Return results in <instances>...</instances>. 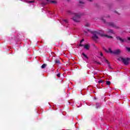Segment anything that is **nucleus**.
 I'll list each match as a JSON object with an SVG mask.
<instances>
[{"mask_svg": "<svg viewBox=\"0 0 130 130\" xmlns=\"http://www.w3.org/2000/svg\"><path fill=\"white\" fill-rule=\"evenodd\" d=\"M89 32H90L91 34L93 35L92 36V39L94 41H97L98 39H99V37H98V35H100L102 37H103V36H105V37H107L108 38H110L111 39H112L113 38V37L112 36H109L108 35H104V32H103V30H88Z\"/></svg>", "mask_w": 130, "mask_h": 130, "instance_id": "f257e3e1", "label": "nucleus"}, {"mask_svg": "<svg viewBox=\"0 0 130 130\" xmlns=\"http://www.w3.org/2000/svg\"><path fill=\"white\" fill-rule=\"evenodd\" d=\"M67 13L68 15H74V17L72 18V19L73 20L74 22H76L77 23H79L80 22H81V19H80L81 18V17L83 16L82 13H74L71 10H68L67 11Z\"/></svg>", "mask_w": 130, "mask_h": 130, "instance_id": "f03ea898", "label": "nucleus"}, {"mask_svg": "<svg viewBox=\"0 0 130 130\" xmlns=\"http://www.w3.org/2000/svg\"><path fill=\"white\" fill-rule=\"evenodd\" d=\"M120 61H122L125 66H128L129 64L130 58L120 57Z\"/></svg>", "mask_w": 130, "mask_h": 130, "instance_id": "7ed1b4c3", "label": "nucleus"}, {"mask_svg": "<svg viewBox=\"0 0 130 130\" xmlns=\"http://www.w3.org/2000/svg\"><path fill=\"white\" fill-rule=\"evenodd\" d=\"M116 39H117V40H118V41H120L121 43H125L127 42V40H126V39H122L121 37L119 36H117L116 37Z\"/></svg>", "mask_w": 130, "mask_h": 130, "instance_id": "20e7f679", "label": "nucleus"}, {"mask_svg": "<svg viewBox=\"0 0 130 130\" xmlns=\"http://www.w3.org/2000/svg\"><path fill=\"white\" fill-rule=\"evenodd\" d=\"M107 24L109 26H111V27L115 28V29H119V26L116 25L113 22H108Z\"/></svg>", "mask_w": 130, "mask_h": 130, "instance_id": "39448f33", "label": "nucleus"}, {"mask_svg": "<svg viewBox=\"0 0 130 130\" xmlns=\"http://www.w3.org/2000/svg\"><path fill=\"white\" fill-rule=\"evenodd\" d=\"M79 46H80V47H84V49H86V50H89L90 48V46L88 44L85 45H83L80 44H79Z\"/></svg>", "mask_w": 130, "mask_h": 130, "instance_id": "423d86ee", "label": "nucleus"}, {"mask_svg": "<svg viewBox=\"0 0 130 130\" xmlns=\"http://www.w3.org/2000/svg\"><path fill=\"white\" fill-rule=\"evenodd\" d=\"M107 32L108 34L111 33V34H114V35H115V32H114V31H113V29H107Z\"/></svg>", "mask_w": 130, "mask_h": 130, "instance_id": "0eeeda50", "label": "nucleus"}, {"mask_svg": "<svg viewBox=\"0 0 130 130\" xmlns=\"http://www.w3.org/2000/svg\"><path fill=\"white\" fill-rule=\"evenodd\" d=\"M47 2V4H57L56 1H51V0H46Z\"/></svg>", "mask_w": 130, "mask_h": 130, "instance_id": "6e6552de", "label": "nucleus"}, {"mask_svg": "<svg viewBox=\"0 0 130 130\" xmlns=\"http://www.w3.org/2000/svg\"><path fill=\"white\" fill-rule=\"evenodd\" d=\"M120 53V50L117 49L113 52V54H119Z\"/></svg>", "mask_w": 130, "mask_h": 130, "instance_id": "1a4fd4ad", "label": "nucleus"}, {"mask_svg": "<svg viewBox=\"0 0 130 130\" xmlns=\"http://www.w3.org/2000/svg\"><path fill=\"white\" fill-rule=\"evenodd\" d=\"M55 63H58V64H59V63H60V61L58 59H56L55 60Z\"/></svg>", "mask_w": 130, "mask_h": 130, "instance_id": "9d476101", "label": "nucleus"}, {"mask_svg": "<svg viewBox=\"0 0 130 130\" xmlns=\"http://www.w3.org/2000/svg\"><path fill=\"white\" fill-rule=\"evenodd\" d=\"M47 67V64L46 63H44L42 66H41V69H45Z\"/></svg>", "mask_w": 130, "mask_h": 130, "instance_id": "9b49d317", "label": "nucleus"}, {"mask_svg": "<svg viewBox=\"0 0 130 130\" xmlns=\"http://www.w3.org/2000/svg\"><path fill=\"white\" fill-rule=\"evenodd\" d=\"M108 53H113V51H112V50H111V48H109V51H108Z\"/></svg>", "mask_w": 130, "mask_h": 130, "instance_id": "f8f14e48", "label": "nucleus"}, {"mask_svg": "<svg viewBox=\"0 0 130 130\" xmlns=\"http://www.w3.org/2000/svg\"><path fill=\"white\" fill-rule=\"evenodd\" d=\"M82 55L84 56V57H85V58H87V59H88V56H87V55H86L84 53H82Z\"/></svg>", "mask_w": 130, "mask_h": 130, "instance_id": "ddd939ff", "label": "nucleus"}, {"mask_svg": "<svg viewBox=\"0 0 130 130\" xmlns=\"http://www.w3.org/2000/svg\"><path fill=\"white\" fill-rule=\"evenodd\" d=\"M106 85H110V84H111V82L109 81H106Z\"/></svg>", "mask_w": 130, "mask_h": 130, "instance_id": "4468645a", "label": "nucleus"}, {"mask_svg": "<svg viewBox=\"0 0 130 130\" xmlns=\"http://www.w3.org/2000/svg\"><path fill=\"white\" fill-rule=\"evenodd\" d=\"M79 4H80V6H82V5H84V4H85V3H84L82 1H79Z\"/></svg>", "mask_w": 130, "mask_h": 130, "instance_id": "2eb2a0df", "label": "nucleus"}, {"mask_svg": "<svg viewBox=\"0 0 130 130\" xmlns=\"http://www.w3.org/2000/svg\"><path fill=\"white\" fill-rule=\"evenodd\" d=\"M100 107V104H96V108L98 109Z\"/></svg>", "mask_w": 130, "mask_h": 130, "instance_id": "dca6fc26", "label": "nucleus"}, {"mask_svg": "<svg viewBox=\"0 0 130 130\" xmlns=\"http://www.w3.org/2000/svg\"><path fill=\"white\" fill-rule=\"evenodd\" d=\"M101 83H104V80H101L99 81V83L100 84Z\"/></svg>", "mask_w": 130, "mask_h": 130, "instance_id": "f3484780", "label": "nucleus"}, {"mask_svg": "<svg viewBox=\"0 0 130 130\" xmlns=\"http://www.w3.org/2000/svg\"><path fill=\"white\" fill-rule=\"evenodd\" d=\"M94 63H96V64H101V63H100V62H98L97 61H95Z\"/></svg>", "mask_w": 130, "mask_h": 130, "instance_id": "a211bd4d", "label": "nucleus"}, {"mask_svg": "<svg viewBox=\"0 0 130 130\" xmlns=\"http://www.w3.org/2000/svg\"><path fill=\"white\" fill-rule=\"evenodd\" d=\"M27 3H28V4H31L32 3H35V1H28Z\"/></svg>", "mask_w": 130, "mask_h": 130, "instance_id": "6ab92c4d", "label": "nucleus"}, {"mask_svg": "<svg viewBox=\"0 0 130 130\" xmlns=\"http://www.w3.org/2000/svg\"><path fill=\"white\" fill-rule=\"evenodd\" d=\"M126 50L128 51V52H130V48L129 47H126Z\"/></svg>", "mask_w": 130, "mask_h": 130, "instance_id": "aec40b11", "label": "nucleus"}, {"mask_svg": "<svg viewBox=\"0 0 130 130\" xmlns=\"http://www.w3.org/2000/svg\"><path fill=\"white\" fill-rule=\"evenodd\" d=\"M105 61H106V62H107V63H108V64H110V62L108 61V60L105 59Z\"/></svg>", "mask_w": 130, "mask_h": 130, "instance_id": "412c9836", "label": "nucleus"}, {"mask_svg": "<svg viewBox=\"0 0 130 130\" xmlns=\"http://www.w3.org/2000/svg\"><path fill=\"white\" fill-rule=\"evenodd\" d=\"M103 49L105 50L106 52H108V50H107V49H106L105 47H103Z\"/></svg>", "mask_w": 130, "mask_h": 130, "instance_id": "4be33fe9", "label": "nucleus"}, {"mask_svg": "<svg viewBox=\"0 0 130 130\" xmlns=\"http://www.w3.org/2000/svg\"><path fill=\"white\" fill-rule=\"evenodd\" d=\"M101 20L105 24L106 23V20H105V19L102 18Z\"/></svg>", "mask_w": 130, "mask_h": 130, "instance_id": "5701e85b", "label": "nucleus"}, {"mask_svg": "<svg viewBox=\"0 0 130 130\" xmlns=\"http://www.w3.org/2000/svg\"><path fill=\"white\" fill-rule=\"evenodd\" d=\"M57 77H58V78H60V73L57 74Z\"/></svg>", "mask_w": 130, "mask_h": 130, "instance_id": "b1692460", "label": "nucleus"}, {"mask_svg": "<svg viewBox=\"0 0 130 130\" xmlns=\"http://www.w3.org/2000/svg\"><path fill=\"white\" fill-rule=\"evenodd\" d=\"M85 26L86 27H89V26H90V24H89V23H86Z\"/></svg>", "mask_w": 130, "mask_h": 130, "instance_id": "393cba45", "label": "nucleus"}, {"mask_svg": "<svg viewBox=\"0 0 130 130\" xmlns=\"http://www.w3.org/2000/svg\"><path fill=\"white\" fill-rule=\"evenodd\" d=\"M84 41V39H82V40L80 41V44H82V42H83Z\"/></svg>", "mask_w": 130, "mask_h": 130, "instance_id": "a878e982", "label": "nucleus"}, {"mask_svg": "<svg viewBox=\"0 0 130 130\" xmlns=\"http://www.w3.org/2000/svg\"><path fill=\"white\" fill-rule=\"evenodd\" d=\"M108 67H109V69H112V68L110 66V64H108Z\"/></svg>", "mask_w": 130, "mask_h": 130, "instance_id": "bb28decb", "label": "nucleus"}, {"mask_svg": "<svg viewBox=\"0 0 130 130\" xmlns=\"http://www.w3.org/2000/svg\"><path fill=\"white\" fill-rule=\"evenodd\" d=\"M45 5H46V3H42V6H45Z\"/></svg>", "mask_w": 130, "mask_h": 130, "instance_id": "cd10ccee", "label": "nucleus"}, {"mask_svg": "<svg viewBox=\"0 0 130 130\" xmlns=\"http://www.w3.org/2000/svg\"><path fill=\"white\" fill-rule=\"evenodd\" d=\"M63 21L65 22L66 23H68V20L67 19H64Z\"/></svg>", "mask_w": 130, "mask_h": 130, "instance_id": "c85d7f7f", "label": "nucleus"}, {"mask_svg": "<svg viewBox=\"0 0 130 130\" xmlns=\"http://www.w3.org/2000/svg\"><path fill=\"white\" fill-rule=\"evenodd\" d=\"M100 55H101V56H103V53H102V52H101Z\"/></svg>", "mask_w": 130, "mask_h": 130, "instance_id": "c756f323", "label": "nucleus"}, {"mask_svg": "<svg viewBox=\"0 0 130 130\" xmlns=\"http://www.w3.org/2000/svg\"><path fill=\"white\" fill-rule=\"evenodd\" d=\"M106 18H110V15H108L106 16Z\"/></svg>", "mask_w": 130, "mask_h": 130, "instance_id": "7c9ffc66", "label": "nucleus"}, {"mask_svg": "<svg viewBox=\"0 0 130 130\" xmlns=\"http://www.w3.org/2000/svg\"><path fill=\"white\" fill-rule=\"evenodd\" d=\"M84 33H85L86 34H87V31H84Z\"/></svg>", "mask_w": 130, "mask_h": 130, "instance_id": "2f4dec72", "label": "nucleus"}, {"mask_svg": "<svg viewBox=\"0 0 130 130\" xmlns=\"http://www.w3.org/2000/svg\"><path fill=\"white\" fill-rule=\"evenodd\" d=\"M128 40H129L130 41V38H128Z\"/></svg>", "mask_w": 130, "mask_h": 130, "instance_id": "473e14b6", "label": "nucleus"}, {"mask_svg": "<svg viewBox=\"0 0 130 130\" xmlns=\"http://www.w3.org/2000/svg\"><path fill=\"white\" fill-rule=\"evenodd\" d=\"M89 2H92V0H89Z\"/></svg>", "mask_w": 130, "mask_h": 130, "instance_id": "72a5a7b5", "label": "nucleus"}]
</instances>
